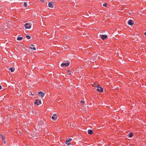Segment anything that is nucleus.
<instances>
[{
    "instance_id": "nucleus-1",
    "label": "nucleus",
    "mask_w": 146,
    "mask_h": 146,
    "mask_svg": "<svg viewBox=\"0 0 146 146\" xmlns=\"http://www.w3.org/2000/svg\"><path fill=\"white\" fill-rule=\"evenodd\" d=\"M80 109H81L80 110L83 112H85L87 110L86 107L85 106H81Z\"/></svg>"
},
{
    "instance_id": "nucleus-2",
    "label": "nucleus",
    "mask_w": 146,
    "mask_h": 146,
    "mask_svg": "<svg viewBox=\"0 0 146 146\" xmlns=\"http://www.w3.org/2000/svg\"><path fill=\"white\" fill-rule=\"evenodd\" d=\"M24 26L26 29H30L31 27V25L28 23H26L25 25Z\"/></svg>"
},
{
    "instance_id": "nucleus-3",
    "label": "nucleus",
    "mask_w": 146,
    "mask_h": 146,
    "mask_svg": "<svg viewBox=\"0 0 146 146\" xmlns=\"http://www.w3.org/2000/svg\"><path fill=\"white\" fill-rule=\"evenodd\" d=\"M31 135L32 137H33L34 138H35V137H37L38 135V134L37 133L35 132H33V133H31Z\"/></svg>"
},
{
    "instance_id": "nucleus-4",
    "label": "nucleus",
    "mask_w": 146,
    "mask_h": 146,
    "mask_svg": "<svg viewBox=\"0 0 146 146\" xmlns=\"http://www.w3.org/2000/svg\"><path fill=\"white\" fill-rule=\"evenodd\" d=\"M72 140L71 138H69V139H67L65 142V144H67V145H70L71 143H68V142H70Z\"/></svg>"
},
{
    "instance_id": "nucleus-5",
    "label": "nucleus",
    "mask_w": 146,
    "mask_h": 146,
    "mask_svg": "<svg viewBox=\"0 0 146 146\" xmlns=\"http://www.w3.org/2000/svg\"><path fill=\"white\" fill-rule=\"evenodd\" d=\"M38 94L39 96H40L42 98H43L45 95L44 93L42 91L39 92Z\"/></svg>"
},
{
    "instance_id": "nucleus-6",
    "label": "nucleus",
    "mask_w": 146,
    "mask_h": 146,
    "mask_svg": "<svg viewBox=\"0 0 146 146\" xmlns=\"http://www.w3.org/2000/svg\"><path fill=\"white\" fill-rule=\"evenodd\" d=\"M41 101L40 100L38 101V100L36 99L35 100V102L34 103V104H35L37 105H38L40 104H41Z\"/></svg>"
},
{
    "instance_id": "nucleus-7",
    "label": "nucleus",
    "mask_w": 146,
    "mask_h": 146,
    "mask_svg": "<svg viewBox=\"0 0 146 146\" xmlns=\"http://www.w3.org/2000/svg\"><path fill=\"white\" fill-rule=\"evenodd\" d=\"M133 21L132 20H129L128 22V24L130 25H132L133 24Z\"/></svg>"
},
{
    "instance_id": "nucleus-8",
    "label": "nucleus",
    "mask_w": 146,
    "mask_h": 146,
    "mask_svg": "<svg viewBox=\"0 0 146 146\" xmlns=\"http://www.w3.org/2000/svg\"><path fill=\"white\" fill-rule=\"evenodd\" d=\"M97 88H98L97 89V90L98 91L100 92H102L103 91V90L102 87L98 86Z\"/></svg>"
},
{
    "instance_id": "nucleus-9",
    "label": "nucleus",
    "mask_w": 146,
    "mask_h": 146,
    "mask_svg": "<svg viewBox=\"0 0 146 146\" xmlns=\"http://www.w3.org/2000/svg\"><path fill=\"white\" fill-rule=\"evenodd\" d=\"M69 65V62H66V63H62L61 64V66H68Z\"/></svg>"
},
{
    "instance_id": "nucleus-10",
    "label": "nucleus",
    "mask_w": 146,
    "mask_h": 146,
    "mask_svg": "<svg viewBox=\"0 0 146 146\" xmlns=\"http://www.w3.org/2000/svg\"><path fill=\"white\" fill-rule=\"evenodd\" d=\"M101 38L102 40H104L107 38V36L106 35H103Z\"/></svg>"
},
{
    "instance_id": "nucleus-11",
    "label": "nucleus",
    "mask_w": 146,
    "mask_h": 146,
    "mask_svg": "<svg viewBox=\"0 0 146 146\" xmlns=\"http://www.w3.org/2000/svg\"><path fill=\"white\" fill-rule=\"evenodd\" d=\"M92 86H94V87L96 86L97 87H98V83L96 82H94V84H93L92 85Z\"/></svg>"
},
{
    "instance_id": "nucleus-12",
    "label": "nucleus",
    "mask_w": 146,
    "mask_h": 146,
    "mask_svg": "<svg viewBox=\"0 0 146 146\" xmlns=\"http://www.w3.org/2000/svg\"><path fill=\"white\" fill-rule=\"evenodd\" d=\"M51 118L54 121H56L57 119V116L56 117H54V116H52V117Z\"/></svg>"
},
{
    "instance_id": "nucleus-13",
    "label": "nucleus",
    "mask_w": 146,
    "mask_h": 146,
    "mask_svg": "<svg viewBox=\"0 0 146 146\" xmlns=\"http://www.w3.org/2000/svg\"><path fill=\"white\" fill-rule=\"evenodd\" d=\"M48 5L49 7L51 8H52L53 7V5L51 2H49Z\"/></svg>"
},
{
    "instance_id": "nucleus-14",
    "label": "nucleus",
    "mask_w": 146,
    "mask_h": 146,
    "mask_svg": "<svg viewBox=\"0 0 146 146\" xmlns=\"http://www.w3.org/2000/svg\"><path fill=\"white\" fill-rule=\"evenodd\" d=\"M80 103H81L82 104H81V106H84V105H85V102L84 101H80Z\"/></svg>"
},
{
    "instance_id": "nucleus-15",
    "label": "nucleus",
    "mask_w": 146,
    "mask_h": 146,
    "mask_svg": "<svg viewBox=\"0 0 146 146\" xmlns=\"http://www.w3.org/2000/svg\"><path fill=\"white\" fill-rule=\"evenodd\" d=\"M9 70H11V72H13L15 70V69L13 68L12 67H11L9 68Z\"/></svg>"
},
{
    "instance_id": "nucleus-16",
    "label": "nucleus",
    "mask_w": 146,
    "mask_h": 146,
    "mask_svg": "<svg viewBox=\"0 0 146 146\" xmlns=\"http://www.w3.org/2000/svg\"><path fill=\"white\" fill-rule=\"evenodd\" d=\"M129 136L130 137H131L133 136V133L132 132H130L129 134Z\"/></svg>"
},
{
    "instance_id": "nucleus-17",
    "label": "nucleus",
    "mask_w": 146,
    "mask_h": 146,
    "mask_svg": "<svg viewBox=\"0 0 146 146\" xmlns=\"http://www.w3.org/2000/svg\"><path fill=\"white\" fill-rule=\"evenodd\" d=\"M1 139H3V140H5V137L3 135H1Z\"/></svg>"
},
{
    "instance_id": "nucleus-18",
    "label": "nucleus",
    "mask_w": 146,
    "mask_h": 146,
    "mask_svg": "<svg viewBox=\"0 0 146 146\" xmlns=\"http://www.w3.org/2000/svg\"><path fill=\"white\" fill-rule=\"evenodd\" d=\"M23 38L22 37H17V39L18 40H21L23 39Z\"/></svg>"
},
{
    "instance_id": "nucleus-19",
    "label": "nucleus",
    "mask_w": 146,
    "mask_h": 146,
    "mask_svg": "<svg viewBox=\"0 0 146 146\" xmlns=\"http://www.w3.org/2000/svg\"><path fill=\"white\" fill-rule=\"evenodd\" d=\"M88 134L91 135V129H90L88 130Z\"/></svg>"
},
{
    "instance_id": "nucleus-20",
    "label": "nucleus",
    "mask_w": 146,
    "mask_h": 146,
    "mask_svg": "<svg viewBox=\"0 0 146 146\" xmlns=\"http://www.w3.org/2000/svg\"><path fill=\"white\" fill-rule=\"evenodd\" d=\"M28 39H29L31 38L30 36L28 35H27L25 36Z\"/></svg>"
},
{
    "instance_id": "nucleus-21",
    "label": "nucleus",
    "mask_w": 146,
    "mask_h": 146,
    "mask_svg": "<svg viewBox=\"0 0 146 146\" xmlns=\"http://www.w3.org/2000/svg\"><path fill=\"white\" fill-rule=\"evenodd\" d=\"M27 3L26 2H25L24 3V5L25 7H27Z\"/></svg>"
},
{
    "instance_id": "nucleus-22",
    "label": "nucleus",
    "mask_w": 146,
    "mask_h": 146,
    "mask_svg": "<svg viewBox=\"0 0 146 146\" xmlns=\"http://www.w3.org/2000/svg\"><path fill=\"white\" fill-rule=\"evenodd\" d=\"M30 48L31 49H33L34 50H36V48L35 47H31Z\"/></svg>"
},
{
    "instance_id": "nucleus-23",
    "label": "nucleus",
    "mask_w": 146,
    "mask_h": 146,
    "mask_svg": "<svg viewBox=\"0 0 146 146\" xmlns=\"http://www.w3.org/2000/svg\"><path fill=\"white\" fill-rule=\"evenodd\" d=\"M107 5V4L106 3H105L103 4V6L104 7H106Z\"/></svg>"
},
{
    "instance_id": "nucleus-24",
    "label": "nucleus",
    "mask_w": 146,
    "mask_h": 146,
    "mask_svg": "<svg viewBox=\"0 0 146 146\" xmlns=\"http://www.w3.org/2000/svg\"><path fill=\"white\" fill-rule=\"evenodd\" d=\"M70 38V37L69 36H68V38H67V37H65V39H66V40H67L69 38Z\"/></svg>"
},
{
    "instance_id": "nucleus-25",
    "label": "nucleus",
    "mask_w": 146,
    "mask_h": 146,
    "mask_svg": "<svg viewBox=\"0 0 146 146\" xmlns=\"http://www.w3.org/2000/svg\"><path fill=\"white\" fill-rule=\"evenodd\" d=\"M6 141H3V143H4V144H6Z\"/></svg>"
},
{
    "instance_id": "nucleus-26",
    "label": "nucleus",
    "mask_w": 146,
    "mask_h": 146,
    "mask_svg": "<svg viewBox=\"0 0 146 146\" xmlns=\"http://www.w3.org/2000/svg\"><path fill=\"white\" fill-rule=\"evenodd\" d=\"M53 116H55V117H56V115L55 114H54L53 115Z\"/></svg>"
},
{
    "instance_id": "nucleus-27",
    "label": "nucleus",
    "mask_w": 146,
    "mask_h": 146,
    "mask_svg": "<svg viewBox=\"0 0 146 146\" xmlns=\"http://www.w3.org/2000/svg\"><path fill=\"white\" fill-rule=\"evenodd\" d=\"M40 1L42 2H44V0H40Z\"/></svg>"
},
{
    "instance_id": "nucleus-28",
    "label": "nucleus",
    "mask_w": 146,
    "mask_h": 146,
    "mask_svg": "<svg viewBox=\"0 0 146 146\" xmlns=\"http://www.w3.org/2000/svg\"><path fill=\"white\" fill-rule=\"evenodd\" d=\"M31 45L32 46H34V45L33 44H31Z\"/></svg>"
},
{
    "instance_id": "nucleus-29",
    "label": "nucleus",
    "mask_w": 146,
    "mask_h": 146,
    "mask_svg": "<svg viewBox=\"0 0 146 146\" xmlns=\"http://www.w3.org/2000/svg\"><path fill=\"white\" fill-rule=\"evenodd\" d=\"M1 88H2L1 86V85H0V90H1Z\"/></svg>"
},
{
    "instance_id": "nucleus-30",
    "label": "nucleus",
    "mask_w": 146,
    "mask_h": 146,
    "mask_svg": "<svg viewBox=\"0 0 146 146\" xmlns=\"http://www.w3.org/2000/svg\"><path fill=\"white\" fill-rule=\"evenodd\" d=\"M96 59V57H95L93 59L94 60H95Z\"/></svg>"
},
{
    "instance_id": "nucleus-31",
    "label": "nucleus",
    "mask_w": 146,
    "mask_h": 146,
    "mask_svg": "<svg viewBox=\"0 0 146 146\" xmlns=\"http://www.w3.org/2000/svg\"><path fill=\"white\" fill-rule=\"evenodd\" d=\"M144 34H145V35H146V32H145V33H144Z\"/></svg>"
},
{
    "instance_id": "nucleus-32",
    "label": "nucleus",
    "mask_w": 146,
    "mask_h": 146,
    "mask_svg": "<svg viewBox=\"0 0 146 146\" xmlns=\"http://www.w3.org/2000/svg\"><path fill=\"white\" fill-rule=\"evenodd\" d=\"M68 74L69 75H71V74L70 73H69V74Z\"/></svg>"
},
{
    "instance_id": "nucleus-33",
    "label": "nucleus",
    "mask_w": 146,
    "mask_h": 146,
    "mask_svg": "<svg viewBox=\"0 0 146 146\" xmlns=\"http://www.w3.org/2000/svg\"><path fill=\"white\" fill-rule=\"evenodd\" d=\"M68 72H70V70H68Z\"/></svg>"
},
{
    "instance_id": "nucleus-34",
    "label": "nucleus",
    "mask_w": 146,
    "mask_h": 146,
    "mask_svg": "<svg viewBox=\"0 0 146 146\" xmlns=\"http://www.w3.org/2000/svg\"><path fill=\"white\" fill-rule=\"evenodd\" d=\"M92 133H93V131H92Z\"/></svg>"
},
{
    "instance_id": "nucleus-35",
    "label": "nucleus",
    "mask_w": 146,
    "mask_h": 146,
    "mask_svg": "<svg viewBox=\"0 0 146 146\" xmlns=\"http://www.w3.org/2000/svg\"><path fill=\"white\" fill-rule=\"evenodd\" d=\"M31 95H32V96H33V95L32 94H31Z\"/></svg>"
}]
</instances>
